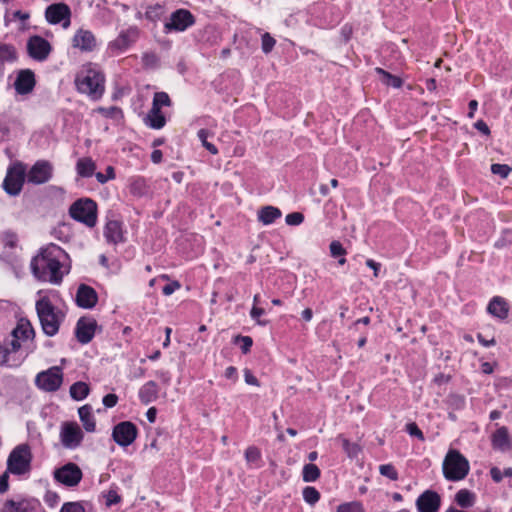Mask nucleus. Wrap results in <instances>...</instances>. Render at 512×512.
<instances>
[{
  "label": "nucleus",
  "instance_id": "3c124183",
  "mask_svg": "<svg viewBox=\"0 0 512 512\" xmlns=\"http://www.w3.org/2000/svg\"><path fill=\"white\" fill-rule=\"evenodd\" d=\"M285 221L288 225L297 226L304 221V215L300 212H292L286 215Z\"/></svg>",
  "mask_w": 512,
  "mask_h": 512
},
{
  "label": "nucleus",
  "instance_id": "f704fd0d",
  "mask_svg": "<svg viewBox=\"0 0 512 512\" xmlns=\"http://www.w3.org/2000/svg\"><path fill=\"white\" fill-rule=\"evenodd\" d=\"M129 191L132 195L141 197L147 193V184L144 178H132L129 183Z\"/></svg>",
  "mask_w": 512,
  "mask_h": 512
},
{
  "label": "nucleus",
  "instance_id": "4c0bfd02",
  "mask_svg": "<svg viewBox=\"0 0 512 512\" xmlns=\"http://www.w3.org/2000/svg\"><path fill=\"white\" fill-rule=\"evenodd\" d=\"M14 123V119L8 113L0 114V139H6L10 134L11 124Z\"/></svg>",
  "mask_w": 512,
  "mask_h": 512
},
{
  "label": "nucleus",
  "instance_id": "20e7f679",
  "mask_svg": "<svg viewBox=\"0 0 512 512\" xmlns=\"http://www.w3.org/2000/svg\"><path fill=\"white\" fill-rule=\"evenodd\" d=\"M35 336L34 329L28 320L20 319L10 335L0 343V365H8L10 355L18 352L27 343L32 342Z\"/></svg>",
  "mask_w": 512,
  "mask_h": 512
},
{
  "label": "nucleus",
  "instance_id": "4d7b16f0",
  "mask_svg": "<svg viewBox=\"0 0 512 512\" xmlns=\"http://www.w3.org/2000/svg\"><path fill=\"white\" fill-rule=\"evenodd\" d=\"M18 242L17 235L13 232H6L3 235V243L5 247L14 248Z\"/></svg>",
  "mask_w": 512,
  "mask_h": 512
},
{
  "label": "nucleus",
  "instance_id": "052dcab7",
  "mask_svg": "<svg viewBox=\"0 0 512 512\" xmlns=\"http://www.w3.org/2000/svg\"><path fill=\"white\" fill-rule=\"evenodd\" d=\"M8 470L0 475V494H4L9 489V474Z\"/></svg>",
  "mask_w": 512,
  "mask_h": 512
},
{
  "label": "nucleus",
  "instance_id": "9b49d317",
  "mask_svg": "<svg viewBox=\"0 0 512 512\" xmlns=\"http://www.w3.org/2000/svg\"><path fill=\"white\" fill-rule=\"evenodd\" d=\"M71 9L63 2L53 3L45 9V19L51 25L61 24L64 29H67L71 24Z\"/></svg>",
  "mask_w": 512,
  "mask_h": 512
},
{
  "label": "nucleus",
  "instance_id": "c9c22d12",
  "mask_svg": "<svg viewBox=\"0 0 512 512\" xmlns=\"http://www.w3.org/2000/svg\"><path fill=\"white\" fill-rule=\"evenodd\" d=\"M321 475L317 465L309 463L305 464L302 470V478L304 482H315Z\"/></svg>",
  "mask_w": 512,
  "mask_h": 512
},
{
  "label": "nucleus",
  "instance_id": "680f3d73",
  "mask_svg": "<svg viewBox=\"0 0 512 512\" xmlns=\"http://www.w3.org/2000/svg\"><path fill=\"white\" fill-rule=\"evenodd\" d=\"M121 501V497L118 495V493L114 490H110L107 494V505L112 506L115 504H118Z\"/></svg>",
  "mask_w": 512,
  "mask_h": 512
},
{
  "label": "nucleus",
  "instance_id": "c03bdc74",
  "mask_svg": "<svg viewBox=\"0 0 512 512\" xmlns=\"http://www.w3.org/2000/svg\"><path fill=\"white\" fill-rule=\"evenodd\" d=\"M343 450L346 452L348 457L355 458L361 451L360 446L357 443L350 442L348 439L342 440Z\"/></svg>",
  "mask_w": 512,
  "mask_h": 512
},
{
  "label": "nucleus",
  "instance_id": "69168bd1",
  "mask_svg": "<svg viewBox=\"0 0 512 512\" xmlns=\"http://www.w3.org/2000/svg\"><path fill=\"white\" fill-rule=\"evenodd\" d=\"M156 377L164 384H168L171 380L170 373L167 370L156 371Z\"/></svg>",
  "mask_w": 512,
  "mask_h": 512
},
{
  "label": "nucleus",
  "instance_id": "13d9d810",
  "mask_svg": "<svg viewBox=\"0 0 512 512\" xmlns=\"http://www.w3.org/2000/svg\"><path fill=\"white\" fill-rule=\"evenodd\" d=\"M118 402V396L113 393H109L103 397L102 403L107 408H113Z\"/></svg>",
  "mask_w": 512,
  "mask_h": 512
},
{
  "label": "nucleus",
  "instance_id": "49530a36",
  "mask_svg": "<svg viewBox=\"0 0 512 512\" xmlns=\"http://www.w3.org/2000/svg\"><path fill=\"white\" fill-rule=\"evenodd\" d=\"M512 171V168L507 164H492L491 172L495 175H499L501 178H507Z\"/></svg>",
  "mask_w": 512,
  "mask_h": 512
},
{
  "label": "nucleus",
  "instance_id": "72a5a7b5",
  "mask_svg": "<svg viewBox=\"0 0 512 512\" xmlns=\"http://www.w3.org/2000/svg\"><path fill=\"white\" fill-rule=\"evenodd\" d=\"M455 501L461 508H469L475 502V495L467 489H460L455 495Z\"/></svg>",
  "mask_w": 512,
  "mask_h": 512
},
{
  "label": "nucleus",
  "instance_id": "774afa93",
  "mask_svg": "<svg viewBox=\"0 0 512 512\" xmlns=\"http://www.w3.org/2000/svg\"><path fill=\"white\" fill-rule=\"evenodd\" d=\"M244 377H245V382L247 384L254 385V386H259L258 379L249 370L245 371Z\"/></svg>",
  "mask_w": 512,
  "mask_h": 512
},
{
  "label": "nucleus",
  "instance_id": "2f4dec72",
  "mask_svg": "<svg viewBox=\"0 0 512 512\" xmlns=\"http://www.w3.org/2000/svg\"><path fill=\"white\" fill-rule=\"evenodd\" d=\"M375 72L381 76V81L387 85V86H391L393 88H400L402 87L403 85V81L400 77L398 76H395L389 72H387L386 70L380 68V67H377L375 68Z\"/></svg>",
  "mask_w": 512,
  "mask_h": 512
},
{
  "label": "nucleus",
  "instance_id": "c756f323",
  "mask_svg": "<svg viewBox=\"0 0 512 512\" xmlns=\"http://www.w3.org/2000/svg\"><path fill=\"white\" fill-rule=\"evenodd\" d=\"M96 164L90 157H82L76 163V172L80 177L89 178L95 174Z\"/></svg>",
  "mask_w": 512,
  "mask_h": 512
},
{
  "label": "nucleus",
  "instance_id": "a19ab883",
  "mask_svg": "<svg viewBox=\"0 0 512 512\" xmlns=\"http://www.w3.org/2000/svg\"><path fill=\"white\" fill-rule=\"evenodd\" d=\"M171 105V99L169 95L166 92H156L153 97L152 107L154 108H161L163 106H170Z\"/></svg>",
  "mask_w": 512,
  "mask_h": 512
},
{
  "label": "nucleus",
  "instance_id": "37998d69",
  "mask_svg": "<svg viewBox=\"0 0 512 512\" xmlns=\"http://www.w3.org/2000/svg\"><path fill=\"white\" fill-rule=\"evenodd\" d=\"M245 460L248 464H257L261 460V452L256 446H249L245 450Z\"/></svg>",
  "mask_w": 512,
  "mask_h": 512
},
{
  "label": "nucleus",
  "instance_id": "e2e57ef3",
  "mask_svg": "<svg viewBox=\"0 0 512 512\" xmlns=\"http://www.w3.org/2000/svg\"><path fill=\"white\" fill-rule=\"evenodd\" d=\"M490 476L495 483H500L503 480V472L498 467L490 469Z\"/></svg>",
  "mask_w": 512,
  "mask_h": 512
},
{
  "label": "nucleus",
  "instance_id": "a18cd8bd",
  "mask_svg": "<svg viewBox=\"0 0 512 512\" xmlns=\"http://www.w3.org/2000/svg\"><path fill=\"white\" fill-rule=\"evenodd\" d=\"M379 472L382 476L387 477L392 481L398 480L399 474L394 465L383 464L379 466Z\"/></svg>",
  "mask_w": 512,
  "mask_h": 512
},
{
  "label": "nucleus",
  "instance_id": "9d476101",
  "mask_svg": "<svg viewBox=\"0 0 512 512\" xmlns=\"http://www.w3.org/2000/svg\"><path fill=\"white\" fill-rule=\"evenodd\" d=\"M196 23L195 16L187 9L179 8L171 13L164 23V32H184Z\"/></svg>",
  "mask_w": 512,
  "mask_h": 512
},
{
  "label": "nucleus",
  "instance_id": "aec40b11",
  "mask_svg": "<svg viewBox=\"0 0 512 512\" xmlns=\"http://www.w3.org/2000/svg\"><path fill=\"white\" fill-rule=\"evenodd\" d=\"M441 504L439 494L432 490L424 491L416 500L419 512H437Z\"/></svg>",
  "mask_w": 512,
  "mask_h": 512
},
{
  "label": "nucleus",
  "instance_id": "e433bc0d",
  "mask_svg": "<svg viewBox=\"0 0 512 512\" xmlns=\"http://www.w3.org/2000/svg\"><path fill=\"white\" fill-rule=\"evenodd\" d=\"M17 58L16 49L13 45L0 43V61L13 62Z\"/></svg>",
  "mask_w": 512,
  "mask_h": 512
},
{
  "label": "nucleus",
  "instance_id": "79ce46f5",
  "mask_svg": "<svg viewBox=\"0 0 512 512\" xmlns=\"http://www.w3.org/2000/svg\"><path fill=\"white\" fill-rule=\"evenodd\" d=\"M199 140L201 141L202 145L213 155H216L218 153V149L216 146L210 142H208V137L210 135L209 131L206 129H200L197 133Z\"/></svg>",
  "mask_w": 512,
  "mask_h": 512
},
{
  "label": "nucleus",
  "instance_id": "5fc2aeb1",
  "mask_svg": "<svg viewBox=\"0 0 512 512\" xmlns=\"http://www.w3.org/2000/svg\"><path fill=\"white\" fill-rule=\"evenodd\" d=\"M265 314V310L261 307L253 305L250 311V316L259 325H266L265 321L260 320L261 316Z\"/></svg>",
  "mask_w": 512,
  "mask_h": 512
},
{
  "label": "nucleus",
  "instance_id": "0e129e2a",
  "mask_svg": "<svg viewBox=\"0 0 512 512\" xmlns=\"http://www.w3.org/2000/svg\"><path fill=\"white\" fill-rule=\"evenodd\" d=\"M474 127L479 131L481 132L482 134L484 135H490V128L488 127V125L483 121V120H478L475 124H474Z\"/></svg>",
  "mask_w": 512,
  "mask_h": 512
},
{
  "label": "nucleus",
  "instance_id": "5701e85b",
  "mask_svg": "<svg viewBox=\"0 0 512 512\" xmlns=\"http://www.w3.org/2000/svg\"><path fill=\"white\" fill-rule=\"evenodd\" d=\"M491 445L494 450L501 452L512 449V440L507 427L502 426L491 435Z\"/></svg>",
  "mask_w": 512,
  "mask_h": 512
},
{
  "label": "nucleus",
  "instance_id": "cd10ccee",
  "mask_svg": "<svg viewBox=\"0 0 512 512\" xmlns=\"http://www.w3.org/2000/svg\"><path fill=\"white\" fill-rule=\"evenodd\" d=\"M145 124L152 129H161L166 124V118L159 108L151 107L145 117Z\"/></svg>",
  "mask_w": 512,
  "mask_h": 512
},
{
  "label": "nucleus",
  "instance_id": "8fccbe9b",
  "mask_svg": "<svg viewBox=\"0 0 512 512\" xmlns=\"http://www.w3.org/2000/svg\"><path fill=\"white\" fill-rule=\"evenodd\" d=\"M329 249H330L331 256L334 257V258L340 257V256H345L346 253H347L345 248L341 244V242L336 241V240L332 241L330 243Z\"/></svg>",
  "mask_w": 512,
  "mask_h": 512
},
{
  "label": "nucleus",
  "instance_id": "7ed1b4c3",
  "mask_svg": "<svg viewBox=\"0 0 512 512\" xmlns=\"http://www.w3.org/2000/svg\"><path fill=\"white\" fill-rule=\"evenodd\" d=\"M39 298L35 303V309L39 318L42 331L49 337L55 336L65 320V313L52 303L49 295L38 292Z\"/></svg>",
  "mask_w": 512,
  "mask_h": 512
},
{
  "label": "nucleus",
  "instance_id": "1a4fd4ad",
  "mask_svg": "<svg viewBox=\"0 0 512 512\" xmlns=\"http://www.w3.org/2000/svg\"><path fill=\"white\" fill-rule=\"evenodd\" d=\"M64 379L63 370L60 366H52L47 370L39 372L35 377V386L44 392H56L62 386Z\"/></svg>",
  "mask_w": 512,
  "mask_h": 512
},
{
  "label": "nucleus",
  "instance_id": "6ab92c4d",
  "mask_svg": "<svg viewBox=\"0 0 512 512\" xmlns=\"http://www.w3.org/2000/svg\"><path fill=\"white\" fill-rule=\"evenodd\" d=\"M139 37V30L137 27H130L123 30L119 35L110 43V48L119 52L125 51L131 46Z\"/></svg>",
  "mask_w": 512,
  "mask_h": 512
},
{
  "label": "nucleus",
  "instance_id": "dca6fc26",
  "mask_svg": "<svg viewBox=\"0 0 512 512\" xmlns=\"http://www.w3.org/2000/svg\"><path fill=\"white\" fill-rule=\"evenodd\" d=\"M137 426L130 421H122L116 424L112 430L113 440L121 447L131 445L137 438Z\"/></svg>",
  "mask_w": 512,
  "mask_h": 512
},
{
  "label": "nucleus",
  "instance_id": "423d86ee",
  "mask_svg": "<svg viewBox=\"0 0 512 512\" xmlns=\"http://www.w3.org/2000/svg\"><path fill=\"white\" fill-rule=\"evenodd\" d=\"M32 453L28 444L16 446L8 456L7 470L14 475H23L30 471Z\"/></svg>",
  "mask_w": 512,
  "mask_h": 512
},
{
  "label": "nucleus",
  "instance_id": "39448f33",
  "mask_svg": "<svg viewBox=\"0 0 512 512\" xmlns=\"http://www.w3.org/2000/svg\"><path fill=\"white\" fill-rule=\"evenodd\" d=\"M443 475L449 481L463 480L469 473L468 460L456 449H450L443 461Z\"/></svg>",
  "mask_w": 512,
  "mask_h": 512
},
{
  "label": "nucleus",
  "instance_id": "603ef678",
  "mask_svg": "<svg viewBox=\"0 0 512 512\" xmlns=\"http://www.w3.org/2000/svg\"><path fill=\"white\" fill-rule=\"evenodd\" d=\"M406 431L409 435L414 436L421 441L425 439L423 432L420 430V428L415 422L408 423L406 425Z\"/></svg>",
  "mask_w": 512,
  "mask_h": 512
},
{
  "label": "nucleus",
  "instance_id": "a878e982",
  "mask_svg": "<svg viewBox=\"0 0 512 512\" xmlns=\"http://www.w3.org/2000/svg\"><path fill=\"white\" fill-rule=\"evenodd\" d=\"M159 395V387L155 381L146 382L138 392L141 403L147 405L157 400Z\"/></svg>",
  "mask_w": 512,
  "mask_h": 512
},
{
  "label": "nucleus",
  "instance_id": "b1692460",
  "mask_svg": "<svg viewBox=\"0 0 512 512\" xmlns=\"http://www.w3.org/2000/svg\"><path fill=\"white\" fill-rule=\"evenodd\" d=\"M104 237L108 243L119 244L125 241L123 224L118 220H109L104 227Z\"/></svg>",
  "mask_w": 512,
  "mask_h": 512
},
{
  "label": "nucleus",
  "instance_id": "4468645a",
  "mask_svg": "<svg viewBox=\"0 0 512 512\" xmlns=\"http://www.w3.org/2000/svg\"><path fill=\"white\" fill-rule=\"evenodd\" d=\"M26 48L29 57L38 62L46 61L52 52L50 42L39 35L30 36Z\"/></svg>",
  "mask_w": 512,
  "mask_h": 512
},
{
  "label": "nucleus",
  "instance_id": "7c9ffc66",
  "mask_svg": "<svg viewBox=\"0 0 512 512\" xmlns=\"http://www.w3.org/2000/svg\"><path fill=\"white\" fill-rule=\"evenodd\" d=\"M0 512H33V508L27 501L7 500Z\"/></svg>",
  "mask_w": 512,
  "mask_h": 512
},
{
  "label": "nucleus",
  "instance_id": "473e14b6",
  "mask_svg": "<svg viewBox=\"0 0 512 512\" xmlns=\"http://www.w3.org/2000/svg\"><path fill=\"white\" fill-rule=\"evenodd\" d=\"M90 392V388L87 383L78 381L71 385L70 396L77 401L85 399Z\"/></svg>",
  "mask_w": 512,
  "mask_h": 512
},
{
  "label": "nucleus",
  "instance_id": "6e6552de",
  "mask_svg": "<svg viewBox=\"0 0 512 512\" xmlns=\"http://www.w3.org/2000/svg\"><path fill=\"white\" fill-rule=\"evenodd\" d=\"M26 165L23 162L16 161L9 165L6 176L2 183L3 190L10 196H18L25 183Z\"/></svg>",
  "mask_w": 512,
  "mask_h": 512
},
{
  "label": "nucleus",
  "instance_id": "338daca9",
  "mask_svg": "<svg viewBox=\"0 0 512 512\" xmlns=\"http://www.w3.org/2000/svg\"><path fill=\"white\" fill-rule=\"evenodd\" d=\"M477 339L479 341V343L484 346V347H490V346H494L496 344V340L495 338H491V339H486L482 334H478L477 335Z\"/></svg>",
  "mask_w": 512,
  "mask_h": 512
},
{
  "label": "nucleus",
  "instance_id": "a211bd4d",
  "mask_svg": "<svg viewBox=\"0 0 512 512\" xmlns=\"http://www.w3.org/2000/svg\"><path fill=\"white\" fill-rule=\"evenodd\" d=\"M97 322L92 317H81L77 321L75 335L81 344L89 343L96 331Z\"/></svg>",
  "mask_w": 512,
  "mask_h": 512
},
{
  "label": "nucleus",
  "instance_id": "09e8293b",
  "mask_svg": "<svg viewBox=\"0 0 512 512\" xmlns=\"http://www.w3.org/2000/svg\"><path fill=\"white\" fill-rule=\"evenodd\" d=\"M261 40H262V51L265 54L270 53L276 44V40L267 32L262 35Z\"/></svg>",
  "mask_w": 512,
  "mask_h": 512
},
{
  "label": "nucleus",
  "instance_id": "c85d7f7f",
  "mask_svg": "<svg viewBox=\"0 0 512 512\" xmlns=\"http://www.w3.org/2000/svg\"><path fill=\"white\" fill-rule=\"evenodd\" d=\"M280 209L274 206L262 207L258 212V221L264 225H270L281 217Z\"/></svg>",
  "mask_w": 512,
  "mask_h": 512
},
{
  "label": "nucleus",
  "instance_id": "6e6d98bb",
  "mask_svg": "<svg viewBox=\"0 0 512 512\" xmlns=\"http://www.w3.org/2000/svg\"><path fill=\"white\" fill-rule=\"evenodd\" d=\"M236 342H241L242 345H241V350L244 354L248 353L252 347V344H253V340L251 337L249 336H237L236 337Z\"/></svg>",
  "mask_w": 512,
  "mask_h": 512
},
{
  "label": "nucleus",
  "instance_id": "bb28decb",
  "mask_svg": "<svg viewBox=\"0 0 512 512\" xmlns=\"http://www.w3.org/2000/svg\"><path fill=\"white\" fill-rule=\"evenodd\" d=\"M78 414L85 431L88 433L95 432L96 419L93 415L92 407L86 404L78 409Z\"/></svg>",
  "mask_w": 512,
  "mask_h": 512
},
{
  "label": "nucleus",
  "instance_id": "2eb2a0df",
  "mask_svg": "<svg viewBox=\"0 0 512 512\" xmlns=\"http://www.w3.org/2000/svg\"><path fill=\"white\" fill-rule=\"evenodd\" d=\"M84 433L76 422H64L60 430V440L67 449H76L83 441Z\"/></svg>",
  "mask_w": 512,
  "mask_h": 512
},
{
  "label": "nucleus",
  "instance_id": "f3484780",
  "mask_svg": "<svg viewBox=\"0 0 512 512\" xmlns=\"http://www.w3.org/2000/svg\"><path fill=\"white\" fill-rule=\"evenodd\" d=\"M55 479L68 486H76L82 479L81 469L74 463H68L63 467L57 469L54 473Z\"/></svg>",
  "mask_w": 512,
  "mask_h": 512
},
{
  "label": "nucleus",
  "instance_id": "393cba45",
  "mask_svg": "<svg viewBox=\"0 0 512 512\" xmlns=\"http://www.w3.org/2000/svg\"><path fill=\"white\" fill-rule=\"evenodd\" d=\"M487 311L492 316L504 320L508 317L509 313L508 303L504 298L495 296L490 300Z\"/></svg>",
  "mask_w": 512,
  "mask_h": 512
},
{
  "label": "nucleus",
  "instance_id": "bf43d9fd",
  "mask_svg": "<svg viewBox=\"0 0 512 512\" xmlns=\"http://www.w3.org/2000/svg\"><path fill=\"white\" fill-rule=\"evenodd\" d=\"M181 284L178 281H173L167 285H165L162 289L164 295L169 296L173 294L176 290L180 289Z\"/></svg>",
  "mask_w": 512,
  "mask_h": 512
},
{
  "label": "nucleus",
  "instance_id": "de8ad7c7",
  "mask_svg": "<svg viewBox=\"0 0 512 512\" xmlns=\"http://www.w3.org/2000/svg\"><path fill=\"white\" fill-rule=\"evenodd\" d=\"M95 177L99 183L104 184L109 180L115 179L116 174L114 168L112 166H108L105 173L98 172L95 174Z\"/></svg>",
  "mask_w": 512,
  "mask_h": 512
},
{
  "label": "nucleus",
  "instance_id": "ea45409f",
  "mask_svg": "<svg viewBox=\"0 0 512 512\" xmlns=\"http://www.w3.org/2000/svg\"><path fill=\"white\" fill-rule=\"evenodd\" d=\"M303 499L310 505H314L315 503H317L320 499V493L319 491L312 487V486H307L303 489Z\"/></svg>",
  "mask_w": 512,
  "mask_h": 512
},
{
  "label": "nucleus",
  "instance_id": "412c9836",
  "mask_svg": "<svg viewBox=\"0 0 512 512\" xmlns=\"http://www.w3.org/2000/svg\"><path fill=\"white\" fill-rule=\"evenodd\" d=\"M36 85L35 74L30 69L20 70L14 82V88L20 95H26L33 91Z\"/></svg>",
  "mask_w": 512,
  "mask_h": 512
},
{
  "label": "nucleus",
  "instance_id": "ddd939ff",
  "mask_svg": "<svg viewBox=\"0 0 512 512\" xmlns=\"http://www.w3.org/2000/svg\"><path fill=\"white\" fill-rule=\"evenodd\" d=\"M98 45L96 35L89 29L79 28L71 38L72 48L81 53H92L97 50Z\"/></svg>",
  "mask_w": 512,
  "mask_h": 512
},
{
  "label": "nucleus",
  "instance_id": "f8f14e48",
  "mask_svg": "<svg viewBox=\"0 0 512 512\" xmlns=\"http://www.w3.org/2000/svg\"><path fill=\"white\" fill-rule=\"evenodd\" d=\"M54 168L48 160H38L27 171V182L33 185H42L49 182L53 177Z\"/></svg>",
  "mask_w": 512,
  "mask_h": 512
},
{
  "label": "nucleus",
  "instance_id": "f257e3e1",
  "mask_svg": "<svg viewBox=\"0 0 512 512\" xmlns=\"http://www.w3.org/2000/svg\"><path fill=\"white\" fill-rule=\"evenodd\" d=\"M36 279L54 285H60L70 272L69 256L60 246L48 244L42 247L30 263Z\"/></svg>",
  "mask_w": 512,
  "mask_h": 512
},
{
  "label": "nucleus",
  "instance_id": "864d4df0",
  "mask_svg": "<svg viewBox=\"0 0 512 512\" xmlns=\"http://www.w3.org/2000/svg\"><path fill=\"white\" fill-rule=\"evenodd\" d=\"M59 512H85L84 507L78 502H66Z\"/></svg>",
  "mask_w": 512,
  "mask_h": 512
},
{
  "label": "nucleus",
  "instance_id": "4be33fe9",
  "mask_svg": "<svg viewBox=\"0 0 512 512\" xmlns=\"http://www.w3.org/2000/svg\"><path fill=\"white\" fill-rule=\"evenodd\" d=\"M98 302V294L94 288L86 284H80L76 293V304L84 309L95 307Z\"/></svg>",
  "mask_w": 512,
  "mask_h": 512
},
{
  "label": "nucleus",
  "instance_id": "58836bf2",
  "mask_svg": "<svg viewBox=\"0 0 512 512\" xmlns=\"http://www.w3.org/2000/svg\"><path fill=\"white\" fill-rule=\"evenodd\" d=\"M336 512H366V510L361 501H350L338 505Z\"/></svg>",
  "mask_w": 512,
  "mask_h": 512
},
{
  "label": "nucleus",
  "instance_id": "0eeeda50",
  "mask_svg": "<svg viewBox=\"0 0 512 512\" xmlns=\"http://www.w3.org/2000/svg\"><path fill=\"white\" fill-rule=\"evenodd\" d=\"M69 214L74 220L92 228L97 223V204L90 198L78 199L70 206Z\"/></svg>",
  "mask_w": 512,
  "mask_h": 512
},
{
  "label": "nucleus",
  "instance_id": "f03ea898",
  "mask_svg": "<svg viewBox=\"0 0 512 512\" xmlns=\"http://www.w3.org/2000/svg\"><path fill=\"white\" fill-rule=\"evenodd\" d=\"M75 86L79 93L99 100L105 92V75L98 64L88 62L77 72Z\"/></svg>",
  "mask_w": 512,
  "mask_h": 512
}]
</instances>
